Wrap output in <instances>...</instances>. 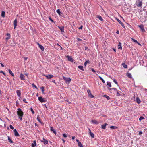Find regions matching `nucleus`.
I'll return each mask as SVG.
<instances>
[{
	"mask_svg": "<svg viewBox=\"0 0 147 147\" xmlns=\"http://www.w3.org/2000/svg\"><path fill=\"white\" fill-rule=\"evenodd\" d=\"M63 77V80L65 81L67 84H69L71 82V80L70 78H66L64 76Z\"/></svg>",
	"mask_w": 147,
	"mask_h": 147,
	"instance_id": "f03ea898",
	"label": "nucleus"
},
{
	"mask_svg": "<svg viewBox=\"0 0 147 147\" xmlns=\"http://www.w3.org/2000/svg\"><path fill=\"white\" fill-rule=\"evenodd\" d=\"M16 93L18 97H20L21 96V92L19 90H17L16 91Z\"/></svg>",
	"mask_w": 147,
	"mask_h": 147,
	"instance_id": "dca6fc26",
	"label": "nucleus"
},
{
	"mask_svg": "<svg viewBox=\"0 0 147 147\" xmlns=\"http://www.w3.org/2000/svg\"><path fill=\"white\" fill-rule=\"evenodd\" d=\"M91 69L93 72H94V73L96 71H95V70L93 68H91Z\"/></svg>",
	"mask_w": 147,
	"mask_h": 147,
	"instance_id": "603ef678",
	"label": "nucleus"
},
{
	"mask_svg": "<svg viewBox=\"0 0 147 147\" xmlns=\"http://www.w3.org/2000/svg\"><path fill=\"white\" fill-rule=\"evenodd\" d=\"M43 75L47 79H50L54 77L53 75L51 74H49L47 75H45V74H43Z\"/></svg>",
	"mask_w": 147,
	"mask_h": 147,
	"instance_id": "423d86ee",
	"label": "nucleus"
},
{
	"mask_svg": "<svg viewBox=\"0 0 147 147\" xmlns=\"http://www.w3.org/2000/svg\"><path fill=\"white\" fill-rule=\"evenodd\" d=\"M78 146L79 147H83V145H82L81 143L80 142L78 143Z\"/></svg>",
	"mask_w": 147,
	"mask_h": 147,
	"instance_id": "c9c22d12",
	"label": "nucleus"
},
{
	"mask_svg": "<svg viewBox=\"0 0 147 147\" xmlns=\"http://www.w3.org/2000/svg\"><path fill=\"white\" fill-rule=\"evenodd\" d=\"M1 66L2 67H4V65L2 63H1Z\"/></svg>",
	"mask_w": 147,
	"mask_h": 147,
	"instance_id": "e2e57ef3",
	"label": "nucleus"
},
{
	"mask_svg": "<svg viewBox=\"0 0 147 147\" xmlns=\"http://www.w3.org/2000/svg\"><path fill=\"white\" fill-rule=\"evenodd\" d=\"M107 125V123H105L104 125H102L101 126V127L103 129H105L106 127V125Z\"/></svg>",
	"mask_w": 147,
	"mask_h": 147,
	"instance_id": "c756f323",
	"label": "nucleus"
},
{
	"mask_svg": "<svg viewBox=\"0 0 147 147\" xmlns=\"http://www.w3.org/2000/svg\"><path fill=\"white\" fill-rule=\"evenodd\" d=\"M144 119V117H143L142 116H141L140 117V118L139 119V120L140 121H141L142 120Z\"/></svg>",
	"mask_w": 147,
	"mask_h": 147,
	"instance_id": "a18cd8bd",
	"label": "nucleus"
},
{
	"mask_svg": "<svg viewBox=\"0 0 147 147\" xmlns=\"http://www.w3.org/2000/svg\"><path fill=\"white\" fill-rule=\"evenodd\" d=\"M9 127H10V128L11 129H12V130L14 129V128L11 125H10L9 126Z\"/></svg>",
	"mask_w": 147,
	"mask_h": 147,
	"instance_id": "8fccbe9b",
	"label": "nucleus"
},
{
	"mask_svg": "<svg viewBox=\"0 0 147 147\" xmlns=\"http://www.w3.org/2000/svg\"><path fill=\"white\" fill-rule=\"evenodd\" d=\"M108 89L111 93L113 94H114L116 92L118 91V90L116 88H108Z\"/></svg>",
	"mask_w": 147,
	"mask_h": 147,
	"instance_id": "7ed1b4c3",
	"label": "nucleus"
},
{
	"mask_svg": "<svg viewBox=\"0 0 147 147\" xmlns=\"http://www.w3.org/2000/svg\"><path fill=\"white\" fill-rule=\"evenodd\" d=\"M78 67L81 70L84 71L83 69V67L82 66L79 65L78 66Z\"/></svg>",
	"mask_w": 147,
	"mask_h": 147,
	"instance_id": "bb28decb",
	"label": "nucleus"
},
{
	"mask_svg": "<svg viewBox=\"0 0 147 147\" xmlns=\"http://www.w3.org/2000/svg\"><path fill=\"white\" fill-rule=\"evenodd\" d=\"M5 12L4 11H2L1 13V16L2 17L4 18L5 17Z\"/></svg>",
	"mask_w": 147,
	"mask_h": 147,
	"instance_id": "c85d7f7f",
	"label": "nucleus"
},
{
	"mask_svg": "<svg viewBox=\"0 0 147 147\" xmlns=\"http://www.w3.org/2000/svg\"><path fill=\"white\" fill-rule=\"evenodd\" d=\"M91 121L94 124H98V122L96 120H92Z\"/></svg>",
	"mask_w": 147,
	"mask_h": 147,
	"instance_id": "473e14b6",
	"label": "nucleus"
},
{
	"mask_svg": "<svg viewBox=\"0 0 147 147\" xmlns=\"http://www.w3.org/2000/svg\"><path fill=\"white\" fill-rule=\"evenodd\" d=\"M50 130L51 131H52L55 134H56V131L54 129L53 127H50Z\"/></svg>",
	"mask_w": 147,
	"mask_h": 147,
	"instance_id": "412c9836",
	"label": "nucleus"
},
{
	"mask_svg": "<svg viewBox=\"0 0 147 147\" xmlns=\"http://www.w3.org/2000/svg\"><path fill=\"white\" fill-rule=\"evenodd\" d=\"M107 86L109 87H111V85L110 82H107Z\"/></svg>",
	"mask_w": 147,
	"mask_h": 147,
	"instance_id": "2f4dec72",
	"label": "nucleus"
},
{
	"mask_svg": "<svg viewBox=\"0 0 147 147\" xmlns=\"http://www.w3.org/2000/svg\"><path fill=\"white\" fill-rule=\"evenodd\" d=\"M87 92H88V94L90 96V97H94V96L91 93V92L90 91V90H87Z\"/></svg>",
	"mask_w": 147,
	"mask_h": 147,
	"instance_id": "4468645a",
	"label": "nucleus"
},
{
	"mask_svg": "<svg viewBox=\"0 0 147 147\" xmlns=\"http://www.w3.org/2000/svg\"><path fill=\"white\" fill-rule=\"evenodd\" d=\"M37 120L40 123H42V122L41 121V120L40 117H39V116H38L37 117Z\"/></svg>",
	"mask_w": 147,
	"mask_h": 147,
	"instance_id": "7c9ffc66",
	"label": "nucleus"
},
{
	"mask_svg": "<svg viewBox=\"0 0 147 147\" xmlns=\"http://www.w3.org/2000/svg\"><path fill=\"white\" fill-rule=\"evenodd\" d=\"M90 61L89 60H87L84 63V65L86 66L87 63H89Z\"/></svg>",
	"mask_w": 147,
	"mask_h": 147,
	"instance_id": "72a5a7b5",
	"label": "nucleus"
},
{
	"mask_svg": "<svg viewBox=\"0 0 147 147\" xmlns=\"http://www.w3.org/2000/svg\"><path fill=\"white\" fill-rule=\"evenodd\" d=\"M118 46L119 47L118 49L122 50V47H121V42H119L118 45Z\"/></svg>",
	"mask_w": 147,
	"mask_h": 147,
	"instance_id": "b1692460",
	"label": "nucleus"
},
{
	"mask_svg": "<svg viewBox=\"0 0 147 147\" xmlns=\"http://www.w3.org/2000/svg\"><path fill=\"white\" fill-rule=\"evenodd\" d=\"M1 119V122H2V123H4V126H5H5H6V125H5V122L4 121H3L1 119Z\"/></svg>",
	"mask_w": 147,
	"mask_h": 147,
	"instance_id": "49530a36",
	"label": "nucleus"
},
{
	"mask_svg": "<svg viewBox=\"0 0 147 147\" xmlns=\"http://www.w3.org/2000/svg\"><path fill=\"white\" fill-rule=\"evenodd\" d=\"M122 65H123V67L125 68H127V65H126L125 63H123L122 64Z\"/></svg>",
	"mask_w": 147,
	"mask_h": 147,
	"instance_id": "f704fd0d",
	"label": "nucleus"
},
{
	"mask_svg": "<svg viewBox=\"0 0 147 147\" xmlns=\"http://www.w3.org/2000/svg\"><path fill=\"white\" fill-rule=\"evenodd\" d=\"M41 142H43L45 144H48V141L45 138H43L42 140H41Z\"/></svg>",
	"mask_w": 147,
	"mask_h": 147,
	"instance_id": "f8f14e48",
	"label": "nucleus"
},
{
	"mask_svg": "<svg viewBox=\"0 0 147 147\" xmlns=\"http://www.w3.org/2000/svg\"><path fill=\"white\" fill-rule=\"evenodd\" d=\"M14 29H15L16 27L17 26V21L16 19L14 21Z\"/></svg>",
	"mask_w": 147,
	"mask_h": 147,
	"instance_id": "2eb2a0df",
	"label": "nucleus"
},
{
	"mask_svg": "<svg viewBox=\"0 0 147 147\" xmlns=\"http://www.w3.org/2000/svg\"><path fill=\"white\" fill-rule=\"evenodd\" d=\"M136 100L138 104L140 103L141 102V101L140 100L139 98L138 97H136Z\"/></svg>",
	"mask_w": 147,
	"mask_h": 147,
	"instance_id": "aec40b11",
	"label": "nucleus"
},
{
	"mask_svg": "<svg viewBox=\"0 0 147 147\" xmlns=\"http://www.w3.org/2000/svg\"><path fill=\"white\" fill-rule=\"evenodd\" d=\"M38 45L39 46V47L40 48L42 51H43L44 50V47L42 46V45H40L39 43H38Z\"/></svg>",
	"mask_w": 147,
	"mask_h": 147,
	"instance_id": "a211bd4d",
	"label": "nucleus"
},
{
	"mask_svg": "<svg viewBox=\"0 0 147 147\" xmlns=\"http://www.w3.org/2000/svg\"><path fill=\"white\" fill-rule=\"evenodd\" d=\"M99 78H100V80L102 81V82L103 83H105V81H104V80H103V79L101 77L99 76Z\"/></svg>",
	"mask_w": 147,
	"mask_h": 147,
	"instance_id": "e433bc0d",
	"label": "nucleus"
},
{
	"mask_svg": "<svg viewBox=\"0 0 147 147\" xmlns=\"http://www.w3.org/2000/svg\"><path fill=\"white\" fill-rule=\"evenodd\" d=\"M110 128L111 129H115L117 128V127L116 126H111L110 127Z\"/></svg>",
	"mask_w": 147,
	"mask_h": 147,
	"instance_id": "a19ab883",
	"label": "nucleus"
},
{
	"mask_svg": "<svg viewBox=\"0 0 147 147\" xmlns=\"http://www.w3.org/2000/svg\"><path fill=\"white\" fill-rule=\"evenodd\" d=\"M103 96L104 97L106 98L108 100H109L110 99V98L106 95H104Z\"/></svg>",
	"mask_w": 147,
	"mask_h": 147,
	"instance_id": "cd10ccee",
	"label": "nucleus"
},
{
	"mask_svg": "<svg viewBox=\"0 0 147 147\" xmlns=\"http://www.w3.org/2000/svg\"><path fill=\"white\" fill-rule=\"evenodd\" d=\"M142 134V131H140L139 133V135H141Z\"/></svg>",
	"mask_w": 147,
	"mask_h": 147,
	"instance_id": "bf43d9fd",
	"label": "nucleus"
},
{
	"mask_svg": "<svg viewBox=\"0 0 147 147\" xmlns=\"http://www.w3.org/2000/svg\"><path fill=\"white\" fill-rule=\"evenodd\" d=\"M97 18H98L100 21H102L103 20V19L100 16L98 15L97 16Z\"/></svg>",
	"mask_w": 147,
	"mask_h": 147,
	"instance_id": "5701e85b",
	"label": "nucleus"
},
{
	"mask_svg": "<svg viewBox=\"0 0 147 147\" xmlns=\"http://www.w3.org/2000/svg\"><path fill=\"white\" fill-rule=\"evenodd\" d=\"M116 19L117 20V22L122 26L123 28H125L124 24L122 23L121 21H120L119 19L117 18H116Z\"/></svg>",
	"mask_w": 147,
	"mask_h": 147,
	"instance_id": "0eeeda50",
	"label": "nucleus"
},
{
	"mask_svg": "<svg viewBox=\"0 0 147 147\" xmlns=\"http://www.w3.org/2000/svg\"><path fill=\"white\" fill-rule=\"evenodd\" d=\"M56 12L57 13H58L59 15H60L61 13V12L60 11V9H57V10H56Z\"/></svg>",
	"mask_w": 147,
	"mask_h": 147,
	"instance_id": "ea45409f",
	"label": "nucleus"
},
{
	"mask_svg": "<svg viewBox=\"0 0 147 147\" xmlns=\"http://www.w3.org/2000/svg\"><path fill=\"white\" fill-rule=\"evenodd\" d=\"M77 40L78 41H82V40L81 39L79 38H78Z\"/></svg>",
	"mask_w": 147,
	"mask_h": 147,
	"instance_id": "6e6d98bb",
	"label": "nucleus"
},
{
	"mask_svg": "<svg viewBox=\"0 0 147 147\" xmlns=\"http://www.w3.org/2000/svg\"><path fill=\"white\" fill-rule=\"evenodd\" d=\"M116 33L117 34H119V32L118 30L116 32Z\"/></svg>",
	"mask_w": 147,
	"mask_h": 147,
	"instance_id": "0e129e2a",
	"label": "nucleus"
},
{
	"mask_svg": "<svg viewBox=\"0 0 147 147\" xmlns=\"http://www.w3.org/2000/svg\"><path fill=\"white\" fill-rule=\"evenodd\" d=\"M74 139H75V136H72V140H74Z\"/></svg>",
	"mask_w": 147,
	"mask_h": 147,
	"instance_id": "680f3d73",
	"label": "nucleus"
},
{
	"mask_svg": "<svg viewBox=\"0 0 147 147\" xmlns=\"http://www.w3.org/2000/svg\"><path fill=\"white\" fill-rule=\"evenodd\" d=\"M38 100L41 103L45 102L47 101L46 99L42 98L41 96L38 97Z\"/></svg>",
	"mask_w": 147,
	"mask_h": 147,
	"instance_id": "39448f33",
	"label": "nucleus"
},
{
	"mask_svg": "<svg viewBox=\"0 0 147 147\" xmlns=\"http://www.w3.org/2000/svg\"><path fill=\"white\" fill-rule=\"evenodd\" d=\"M142 1L140 0H138L136 3L137 6L138 7H141L142 5Z\"/></svg>",
	"mask_w": 147,
	"mask_h": 147,
	"instance_id": "20e7f679",
	"label": "nucleus"
},
{
	"mask_svg": "<svg viewBox=\"0 0 147 147\" xmlns=\"http://www.w3.org/2000/svg\"><path fill=\"white\" fill-rule=\"evenodd\" d=\"M63 136L65 138H66L67 137V135L65 134H63Z\"/></svg>",
	"mask_w": 147,
	"mask_h": 147,
	"instance_id": "5fc2aeb1",
	"label": "nucleus"
},
{
	"mask_svg": "<svg viewBox=\"0 0 147 147\" xmlns=\"http://www.w3.org/2000/svg\"><path fill=\"white\" fill-rule=\"evenodd\" d=\"M58 27L61 30V31L62 32H64V27L62 26L61 27L58 26Z\"/></svg>",
	"mask_w": 147,
	"mask_h": 147,
	"instance_id": "f3484780",
	"label": "nucleus"
},
{
	"mask_svg": "<svg viewBox=\"0 0 147 147\" xmlns=\"http://www.w3.org/2000/svg\"><path fill=\"white\" fill-rule=\"evenodd\" d=\"M8 140L9 142L10 143H13V141L11 140V139L10 138L9 136H8Z\"/></svg>",
	"mask_w": 147,
	"mask_h": 147,
	"instance_id": "4c0bfd02",
	"label": "nucleus"
},
{
	"mask_svg": "<svg viewBox=\"0 0 147 147\" xmlns=\"http://www.w3.org/2000/svg\"><path fill=\"white\" fill-rule=\"evenodd\" d=\"M14 132V135L16 137H19L20 136V135L18 132L17 131L16 129H15L13 130Z\"/></svg>",
	"mask_w": 147,
	"mask_h": 147,
	"instance_id": "1a4fd4ad",
	"label": "nucleus"
},
{
	"mask_svg": "<svg viewBox=\"0 0 147 147\" xmlns=\"http://www.w3.org/2000/svg\"><path fill=\"white\" fill-rule=\"evenodd\" d=\"M17 113L18 115L19 116V118L21 120H22L24 113L22 109L20 108H18Z\"/></svg>",
	"mask_w": 147,
	"mask_h": 147,
	"instance_id": "f257e3e1",
	"label": "nucleus"
},
{
	"mask_svg": "<svg viewBox=\"0 0 147 147\" xmlns=\"http://www.w3.org/2000/svg\"><path fill=\"white\" fill-rule=\"evenodd\" d=\"M88 129L89 131V134L90 135L92 138H94V134L91 132V131L90 129Z\"/></svg>",
	"mask_w": 147,
	"mask_h": 147,
	"instance_id": "ddd939ff",
	"label": "nucleus"
},
{
	"mask_svg": "<svg viewBox=\"0 0 147 147\" xmlns=\"http://www.w3.org/2000/svg\"><path fill=\"white\" fill-rule=\"evenodd\" d=\"M138 26L141 29V30L142 32H144L145 31L144 29V26L142 25H138Z\"/></svg>",
	"mask_w": 147,
	"mask_h": 147,
	"instance_id": "9d476101",
	"label": "nucleus"
},
{
	"mask_svg": "<svg viewBox=\"0 0 147 147\" xmlns=\"http://www.w3.org/2000/svg\"><path fill=\"white\" fill-rule=\"evenodd\" d=\"M20 78L22 80H26L24 76L22 74H20Z\"/></svg>",
	"mask_w": 147,
	"mask_h": 147,
	"instance_id": "6e6552de",
	"label": "nucleus"
},
{
	"mask_svg": "<svg viewBox=\"0 0 147 147\" xmlns=\"http://www.w3.org/2000/svg\"><path fill=\"white\" fill-rule=\"evenodd\" d=\"M131 39L134 42H135L136 43H138V42L136 40L133 38H131Z\"/></svg>",
	"mask_w": 147,
	"mask_h": 147,
	"instance_id": "79ce46f5",
	"label": "nucleus"
},
{
	"mask_svg": "<svg viewBox=\"0 0 147 147\" xmlns=\"http://www.w3.org/2000/svg\"><path fill=\"white\" fill-rule=\"evenodd\" d=\"M68 60L71 62H73L74 61V59L71 56H67Z\"/></svg>",
	"mask_w": 147,
	"mask_h": 147,
	"instance_id": "9b49d317",
	"label": "nucleus"
},
{
	"mask_svg": "<svg viewBox=\"0 0 147 147\" xmlns=\"http://www.w3.org/2000/svg\"><path fill=\"white\" fill-rule=\"evenodd\" d=\"M3 74L4 75V76H6V74L4 72L3 73Z\"/></svg>",
	"mask_w": 147,
	"mask_h": 147,
	"instance_id": "69168bd1",
	"label": "nucleus"
},
{
	"mask_svg": "<svg viewBox=\"0 0 147 147\" xmlns=\"http://www.w3.org/2000/svg\"><path fill=\"white\" fill-rule=\"evenodd\" d=\"M76 142L78 143L79 142H80L78 139H76Z\"/></svg>",
	"mask_w": 147,
	"mask_h": 147,
	"instance_id": "052dcab7",
	"label": "nucleus"
},
{
	"mask_svg": "<svg viewBox=\"0 0 147 147\" xmlns=\"http://www.w3.org/2000/svg\"><path fill=\"white\" fill-rule=\"evenodd\" d=\"M7 37L6 38V40H7L10 38V35L9 34L7 33Z\"/></svg>",
	"mask_w": 147,
	"mask_h": 147,
	"instance_id": "a878e982",
	"label": "nucleus"
},
{
	"mask_svg": "<svg viewBox=\"0 0 147 147\" xmlns=\"http://www.w3.org/2000/svg\"><path fill=\"white\" fill-rule=\"evenodd\" d=\"M52 82H53L54 83H56L55 80H54L53 79L52 80Z\"/></svg>",
	"mask_w": 147,
	"mask_h": 147,
	"instance_id": "13d9d810",
	"label": "nucleus"
},
{
	"mask_svg": "<svg viewBox=\"0 0 147 147\" xmlns=\"http://www.w3.org/2000/svg\"><path fill=\"white\" fill-rule=\"evenodd\" d=\"M30 109L31 110V111L32 112V114H34L35 112H34V110H33V109H32V108H30Z\"/></svg>",
	"mask_w": 147,
	"mask_h": 147,
	"instance_id": "37998d69",
	"label": "nucleus"
},
{
	"mask_svg": "<svg viewBox=\"0 0 147 147\" xmlns=\"http://www.w3.org/2000/svg\"><path fill=\"white\" fill-rule=\"evenodd\" d=\"M127 77L129 78H132L131 74L129 73H127Z\"/></svg>",
	"mask_w": 147,
	"mask_h": 147,
	"instance_id": "4be33fe9",
	"label": "nucleus"
},
{
	"mask_svg": "<svg viewBox=\"0 0 147 147\" xmlns=\"http://www.w3.org/2000/svg\"><path fill=\"white\" fill-rule=\"evenodd\" d=\"M113 82L116 84L117 85H118V82L115 79L113 80Z\"/></svg>",
	"mask_w": 147,
	"mask_h": 147,
	"instance_id": "c03bdc74",
	"label": "nucleus"
},
{
	"mask_svg": "<svg viewBox=\"0 0 147 147\" xmlns=\"http://www.w3.org/2000/svg\"><path fill=\"white\" fill-rule=\"evenodd\" d=\"M32 85L33 87H34L35 88H36V89H37V86L34 83H33L32 84Z\"/></svg>",
	"mask_w": 147,
	"mask_h": 147,
	"instance_id": "de8ad7c7",
	"label": "nucleus"
},
{
	"mask_svg": "<svg viewBox=\"0 0 147 147\" xmlns=\"http://www.w3.org/2000/svg\"><path fill=\"white\" fill-rule=\"evenodd\" d=\"M23 100L24 102H25L26 103H28V102L26 101V99H24Z\"/></svg>",
	"mask_w": 147,
	"mask_h": 147,
	"instance_id": "3c124183",
	"label": "nucleus"
},
{
	"mask_svg": "<svg viewBox=\"0 0 147 147\" xmlns=\"http://www.w3.org/2000/svg\"><path fill=\"white\" fill-rule=\"evenodd\" d=\"M9 72L13 77L14 76V74L12 73V71L10 69L8 70Z\"/></svg>",
	"mask_w": 147,
	"mask_h": 147,
	"instance_id": "393cba45",
	"label": "nucleus"
},
{
	"mask_svg": "<svg viewBox=\"0 0 147 147\" xmlns=\"http://www.w3.org/2000/svg\"><path fill=\"white\" fill-rule=\"evenodd\" d=\"M40 88L42 90V93H44V87H42Z\"/></svg>",
	"mask_w": 147,
	"mask_h": 147,
	"instance_id": "58836bf2",
	"label": "nucleus"
},
{
	"mask_svg": "<svg viewBox=\"0 0 147 147\" xmlns=\"http://www.w3.org/2000/svg\"><path fill=\"white\" fill-rule=\"evenodd\" d=\"M116 92V96H120V94L118 92V91H117Z\"/></svg>",
	"mask_w": 147,
	"mask_h": 147,
	"instance_id": "09e8293b",
	"label": "nucleus"
},
{
	"mask_svg": "<svg viewBox=\"0 0 147 147\" xmlns=\"http://www.w3.org/2000/svg\"><path fill=\"white\" fill-rule=\"evenodd\" d=\"M62 140L63 141V143H64L65 142V141L64 139H62Z\"/></svg>",
	"mask_w": 147,
	"mask_h": 147,
	"instance_id": "338daca9",
	"label": "nucleus"
},
{
	"mask_svg": "<svg viewBox=\"0 0 147 147\" xmlns=\"http://www.w3.org/2000/svg\"><path fill=\"white\" fill-rule=\"evenodd\" d=\"M31 146L32 147H34L35 146H36V142L35 140L33 141V143L32 144Z\"/></svg>",
	"mask_w": 147,
	"mask_h": 147,
	"instance_id": "6ab92c4d",
	"label": "nucleus"
},
{
	"mask_svg": "<svg viewBox=\"0 0 147 147\" xmlns=\"http://www.w3.org/2000/svg\"><path fill=\"white\" fill-rule=\"evenodd\" d=\"M113 49L115 52H116V49H115L113 48Z\"/></svg>",
	"mask_w": 147,
	"mask_h": 147,
	"instance_id": "774afa93",
	"label": "nucleus"
},
{
	"mask_svg": "<svg viewBox=\"0 0 147 147\" xmlns=\"http://www.w3.org/2000/svg\"><path fill=\"white\" fill-rule=\"evenodd\" d=\"M82 27H83V26H82V25H81V26H80V27H79V28H78V29H81L82 28Z\"/></svg>",
	"mask_w": 147,
	"mask_h": 147,
	"instance_id": "4d7b16f0",
	"label": "nucleus"
},
{
	"mask_svg": "<svg viewBox=\"0 0 147 147\" xmlns=\"http://www.w3.org/2000/svg\"><path fill=\"white\" fill-rule=\"evenodd\" d=\"M49 20L51 21L52 22H54V21L52 19V18L50 17L49 18Z\"/></svg>",
	"mask_w": 147,
	"mask_h": 147,
	"instance_id": "864d4df0",
	"label": "nucleus"
}]
</instances>
